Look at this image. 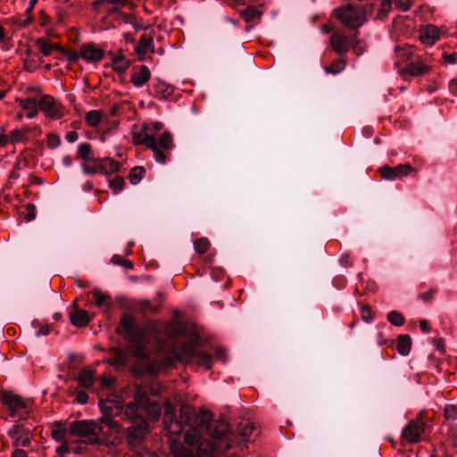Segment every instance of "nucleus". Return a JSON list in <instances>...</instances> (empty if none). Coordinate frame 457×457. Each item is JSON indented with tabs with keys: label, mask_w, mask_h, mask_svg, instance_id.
<instances>
[{
	"label": "nucleus",
	"mask_w": 457,
	"mask_h": 457,
	"mask_svg": "<svg viewBox=\"0 0 457 457\" xmlns=\"http://www.w3.org/2000/svg\"><path fill=\"white\" fill-rule=\"evenodd\" d=\"M196 342L197 338L194 342L181 344L178 349L169 350L161 357V365L163 368H170L178 361L187 363L195 361L206 370H210L212 367V357L203 351H198L195 347Z\"/></svg>",
	"instance_id": "nucleus-1"
},
{
	"label": "nucleus",
	"mask_w": 457,
	"mask_h": 457,
	"mask_svg": "<svg viewBox=\"0 0 457 457\" xmlns=\"http://www.w3.org/2000/svg\"><path fill=\"white\" fill-rule=\"evenodd\" d=\"M124 420L134 424L126 429V439L131 445H137L144 439L148 430L146 416H142L139 410L133 404L124 405Z\"/></svg>",
	"instance_id": "nucleus-2"
},
{
	"label": "nucleus",
	"mask_w": 457,
	"mask_h": 457,
	"mask_svg": "<svg viewBox=\"0 0 457 457\" xmlns=\"http://www.w3.org/2000/svg\"><path fill=\"white\" fill-rule=\"evenodd\" d=\"M126 0H96L93 6L98 12H106V21L111 20L112 24L108 29H116L122 25H131L137 29V19L130 14H125L119 11V8L126 4Z\"/></svg>",
	"instance_id": "nucleus-3"
},
{
	"label": "nucleus",
	"mask_w": 457,
	"mask_h": 457,
	"mask_svg": "<svg viewBox=\"0 0 457 457\" xmlns=\"http://www.w3.org/2000/svg\"><path fill=\"white\" fill-rule=\"evenodd\" d=\"M98 428L101 431L98 435L97 445H104L109 449H113L121 443L122 427L112 417L98 418Z\"/></svg>",
	"instance_id": "nucleus-4"
},
{
	"label": "nucleus",
	"mask_w": 457,
	"mask_h": 457,
	"mask_svg": "<svg viewBox=\"0 0 457 457\" xmlns=\"http://www.w3.org/2000/svg\"><path fill=\"white\" fill-rule=\"evenodd\" d=\"M332 15L351 29H359L366 21L365 9L352 4H346L334 9Z\"/></svg>",
	"instance_id": "nucleus-5"
},
{
	"label": "nucleus",
	"mask_w": 457,
	"mask_h": 457,
	"mask_svg": "<svg viewBox=\"0 0 457 457\" xmlns=\"http://www.w3.org/2000/svg\"><path fill=\"white\" fill-rule=\"evenodd\" d=\"M98 423V419L75 420L70 424L69 432L74 436L86 438L87 444L96 445L98 442L96 432L101 431Z\"/></svg>",
	"instance_id": "nucleus-6"
},
{
	"label": "nucleus",
	"mask_w": 457,
	"mask_h": 457,
	"mask_svg": "<svg viewBox=\"0 0 457 457\" xmlns=\"http://www.w3.org/2000/svg\"><path fill=\"white\" fill-rule=\"evenodd\" d=\"M127 404L135 405L140 411L142 416H146L150 420H157L160 417V406L151 402L146 393L141 389H137L134 395V401Z\"/></svg>",
	"instance_id": "nucleus-7"
},
{
	"label": "nucleus",
	"mask_w": 457,
	"mask_h": 457,
	"mask_svg": "<svg viewBox=\"0 0 457 457\" xmlns=\"http://www.w3.org/2000/svg\"><path fill=\"white\" fill-rule=\"evenodd\" d=\"M200 419L201 429L204 428L210 436L214 439H224L227 436L228 427L226 421L212 420L208 411H201Z\"/></svg>",
	"instance_id": "nucleus-8"
},
{
	"label": "nucleus",
	"mask_w": 457,
	"mask_h": 457,
	"mask_svg": "<svg viewBox=\"0 0 457 457\" xmlns=\"http://www.w3.org/2000/svg\"><path fill=\"white\" fill-rule=\"evenodd\" d=\"M427 429L428 426L424 420L423 411H420L417 417L405 426L402 432V437L410 444H415L422 439Z\"/></svg>",
	"instance_id": "nucleus-9"
},
{
	"label": "nucleus",
	"mask_w": 457,
	"mask_h": 457,
	"mask_svg": "<svg viewBox=\"0 0 457 457\" xmlns=\"http://www.w3.org/2000/svg\"><path fill=\"white\" fill-rule=\"evenodd\" d=\"M4 402L7 405L10 415L12 418L24 420L29 411V402L25 401L21 396L12 394H5Z\"/></svg>",
	"instance_id": "nucleus-10"
},
{
	"label": "nucleus",
	"mask_w": 457,
	"mask_h": 457,
	"mask_svg": "<svg viewBox=\"0 0 457 457\" xmlns=\"http://www.w3.org/2000/svg\"><path fill=\"white\" fill-rule=\"evenodd\" d=\"M133 142L135 145L142 144L151 149L154 153V158L158 163L164 164L166 162L167 156L164 152L157 147L156 138L144 129L140 133L133 135Z\"/></svg>",
	"instance_id": "nucleus-11"
},
{
	"label": "nucleus",
	"mask_w": 457,
	"mask_h": 457,
	"mask_svg": "<svg viewBox=\"0 0 457 457\" xmlns=\"http://www.w3.org/2000/svg\"><path fill=\"white\" fill-rule=\"evenodd\" d=\"M379 172L382 179L386 180H395L411 174H413V176L417 174V170L410 164H399L393 168L385 165L379 169Z\"/></svg>",
	"instance_id": "nucleus-12"
},
{
	"label": "nucleus",
	"mask_w": 457,
	"mask_h": 457,
	"mask_svg": "<svg viewBox=\"0 0 457 457\" xmlns=\"http://www.w3.org/2000/svg\"><path fill=\"white\" fill-rule=\"evenodd\" d=\"M8 436L12 439L14 447L28 446L32 439L30 429L22 424L14 425L9 431Z\"/></svg>",
	"instance_id": "nucleus-13"
},
{
	"label": "nucleus",
	"mask_w": 457,
	"mask_h": 457,
	"mask_svg": "<svg viewBox=\"0 0 457 457\" xmlns=\"http://www.w3.org/2000/svg\"><path fill=\"white\" fill-rule=\"evenodd\" d=\"M356 35L345 33V30H336L330 37L332 48L339 54L348 51L353 45Z\"/></svg>",
	"instance_id": "nucleus-14"
},
{
	"label": "nucleus",
	"mask_w": 457,
	"mask_h": 457,
	"mask_svg": "<svg viewBox=\"0 0 457 457\" xmlns=\"http://www.w3.org/2000/svg\"><path fill=\"white\" fill-rule=\"evenodd\" d=\"M429 71L430 66L425 63L419 56H416L411 62L398 69V72L402 77H421L428 74Z\"/></svg>",
	"instance_id": "nucleus-15"
},
{
	"label": "nucleus",
	"mask_w": 457,
	"mask_h": 457,
	"mask_svg": "<svg viewBox=\"0 0 457 457\" xmlns=\"http://www.w3.org/2000/svg\"><path fill=\"white\" fill-rule=\"evenodd\" d=\"M39 109L48 117L60 118L63 114V108L55 100L47 95L42 96L38 100Z\"/></svg>",
	"instance_id": "nucleus-16"
},
{
	"label": "nucleus",
	"mask_w": 457,
	"mask_h": 457,
	"mask_svg": "<svg viewBox=\"0 0 457 457\" xmlns=\"http://www.w3.org/2000/svg\"><path fill=\"white\" fill-rule=\"evenodd\" d=\"M174 406L167 402L164 403L163 423L169 433L179 436L181 434V426L174 414Z\"/></svg>",
	"instance_id": "nucleus-17"
},
{
	"label": "nucleus",
	"mask_w": 457,
	"mask_h": 457,
	"mask_svg": "<svg viewBox=\"0 0 457 457\" xmlns=\"http://www.w3.org/2000/svg\"><path fill=\"white\" fill-rule=\"evenodd\" d=\"M201 418V412L197 414L195 410L189 405H182L180 408L179 419L178 421L181 426V430L183 429V426H196L201 427L199 424Z\"/></svg>",
	"instance_id": "nucleus-18"
},
{
	"label": "nucleus",
	"mask_w": 457,
	"mask_h": 457,
	"mask_svg": "<svg viewBox=\"0 0 457 457\" xmlns=\"http://www.w3.org/2000/svg\"><path fill=\"white\" fill-rule=\"evenodd\" d=\"M81 58L87 62H99L104 55V50L95 43H87L80 47Z\"/></svg>",
	"instance_id": "nucleus-19"
},
{
	"label": "nucleus",
	"mask_w": 457,
	"mask_h": 457,
	"mask_svg": "<svg viewBox=\"0 0 457 457\" xmlns=\"http://www.w3.org/2000/svg\"><path fill=\"white\" fill-rule=\"evenodd\" d=\"M395 66L399 68L401 67V64H407L408 62H411L415 57L413 56V48L411 46L405 45L404 46H395Z\"/></svg>",
	"instance_id": "nucleus-20"
},
{
	"label": "nucleus",
	"mask_w": 457,
	"mask_h": 457,
	"mask_svg": "<svg viewBox=\"0 0 457 457\" xmlns=\"http://www.w3.org/2000/svg\"><path fill=\"white\" fill-rule=\"evenodd\" d=\"M99 406L103 412L102 417H112L113 419L114 416L121 413V411L124 413V406H121L120 403L117 401H104V399H100Z\"/></svg>",
	"instance_id": "nucleus-21"
},
{
	"label": "nucleus",
	"mask_w": 457,
	"mask_h": 457,
	"mask_svg": "<svg viewBox=\"0 0 457 457\" xmlns=\"http://www.w3.org/2000/svg\"><path fill=\"white\" fill-rule=\"evenodd\" d=\"M27 92L31 95L24 99H19V105L26 111L34 110V108L38 107L37 98L41 96V90L38 87H28Z\"/></svg>",
	"instance_id": "nucleus-22"
},
{
	"label": "nucleus",
	"mask_w": 457,
	"mask_h": 457,
	"mask_svg": "<svg viewBox=\"0 0 457 457\" xmlns=\"http://www.w3.org/2000/svg\"><path fill=\"white\" fill-rule=\"evenodd\" d=\"M151 78V72L145 65H140L138 70H135L131 76L130 81L136 87H143Z\"/></svg>",
	"instance_id": "nucleus-23"
},
{
	"label": "nucleus",
	"mask_w": 457,
	"mask_h": 457,
	"mask_svg": "<svg viewBox=\"0 0 457 457\" xmlns=\"http://www.w3.org/2000/svg\"><path fill=\"white\" fill-rule=\"evenodd\" d=\"M154 94L155 97L160 99L164 98L167 99L170 97L174 92V87L166 83L162 79H155L153 83Z\"/></svg>",
	"instance_id": "nucleus-24"
},
{
	"label": "nucleus",
	"mask_w": 457,
	"mask_h": 457,
	"mask_svg": "<svg viewBox=\"0 0 457 457\" xmlns=\"http://www.w3.org/2000/svg\"><path fill=\"white\" fill-rule=\"evenodd\" d=\"M96 305L104 311H109L112 307V301L110 295L103 293L99 288H94L91 292Z\"/></svg>",
	"instance_id": "nucleus-25"
},
{
	"label": "nucleus",
	"mask_w": 457,
	"mask_h": 457,
	"mask_svg": "<svg viewBox=\"0 0 457 457\" xmlns=\"http://www.w3.org/2000/svg\"><path fill=\"white\" fill-rule=\"evenodd\" d=\"M70 320L71 323L78 328L85 327L90 321L87 312L82 309H77L75 312H70Z\"/></svg>",
	"instance_id": "nucleus-26"
},
{
	"label": "nucleus",
	"mask_w": 457,
	"mask_h": 457,
	"mask_svg": "<svg viewBox=\"0 0 457 457\" xmlns=\"http://www.w3.org/2000/svg\"><path fill=\"white\" fill-rule=\"evenodd\" d=\"M95 376L96 374L93 370L85 368L79 372L77 380L80 386L89 388L94 384Z\"/></svg>",
	"instance_id": "nucleus-27"
},
{
	"label": "nucleus",
	"mask_w": 457,
	"mask_h": 457,
	"mask_svg": "<svg viewBox=\"0 0 457 457\" xmlns=\"http://www.w3.org/2000/svg\"><path fill=\"white\" fill-rule=\"evenodd\" d=\"M255 430L256 427L254 423L249 420L241 421L237 426V433L245 441H249Z\"/></svg>",
	"instance_id": "nucleus-28"
},
{
	"label": "nucleus",
	"mask_w": 457,
	"mask_h": 457,
	"mask_svg": "<svg viewBox=\"0 0 457 457\" xmlns=\"http://www.w3.org/2000/svg\"><path fill=\"white\" fill-rule=\"evenodd\" d=\"M441 36V30H420L419 35L420 41L425 46H432Z\"/></svg>",
	"instance_id": "nucleus-29"
},
{
	"label": "nucleus",
	"mask_w": 457,
	"mask_h": 457,
	"mask_svg": "<svg viewBox=\"0 0 457 457\" xmlns=\"http://www.w3.org/2000/svg\"><path fill=\"white\" fill-rule=\"evenodd\" d=\"M157 147L167 154V152L174 147L173 137L169 131H164L159 139H156ZM168 157V155H166Z\"/></svg>",
	"instance_id": "nucleus-30"
},
{
	"label": "nucleus",
	"mask_w": 457,
	"mask_h": 457,
	"mask_svg": "<svg viewBox=\"0 0 457 457\" xmlns=\"http://www.w3.org/2000/svg\"><path fill=\"white\" fill-rule=\"evenodd\" d=\"M94 157L95 156L92 152V147L89 143L83 142L79 144L76 155L77 159L82 160L83 162H90V160H93Z\"/></svg>",
	"instance_id": "nucleus-31"
},
{
	"label": "nucleus",
	"mask_w": 457,
	"mask_h": 457,
	"mask_svg": "<svg viewBox=\"0 0 457 457\" xmlns=\"http://www.w3.org/2000/svg\"><path fill=\"white\" fill-rule=\"evenodd\" d=\"M111 353L112 356L107 359L110 365L120 367L126 364L127 356L122 350L113 347L111 349Z\"/></svg>",
	"instance_id": "nucleus-32"
},
{
	"label": "nucleus",
	"mask_w": 457,
	"mask_h": 457,
	"mask_svg": "<svg viewBox=\"0 0 457 457\" xmlns=\"http://www.w3.org/2000/svg\"><path fill=\"white\" fill-rule=\"evenodd\" d=\"M411 337L409 335H400L397 337V345H396L397 352L403 356H407L411 352Z\"/></svg>",
	"instance_id": "nucleus-33"
},
{
	"label": "nucleus",
	"mask_w": 457,
	"mask_h": 457,
	"mask_svg": "<svg viewBox=\"0 0 457 457\" xmlns=\"http://www.w3.org/2000/svg\"><path fill=\"white\" fill-rule=\"evenodd\" d=\"M100 166L101 158L94 157L93 160H90V162H82L81 169L85 174L94 175L96 173H101Z\"/></svg>",
	"instance_id": "nucleus-34"
},
{
	"label": "nucleus",
	"mask_w": 457,
	"mask_h": 457,
	"mask_svg": "<svg viewBox=\"0 0 457 457\" xmlns=\"http://www.w3.org/2000/svg\"><path fill=\"white\" fill-rule=\"evenodd\" d=\"M122 329L130 337H133L136 331V323L134 318L128 313H124L120 321Z\"/></svg>",
	"instance_id": "nucleus-35"
},
{
	"label": "nucleus",
	"mask_w": 457,
	"mask_h": 457,
	"mask_svg": "<svg viewBox=\"0 0 457 457\" xmlns=\"http://www.w3.org/2000/svg\"><path fill=\"white\" fill-rule=\"evenodd\" d=\"M101 173L110 174L120 170V163L112 158H101Z\"/></svg>",
	"instance_id": "nucleus-36"
},
{
	"label": "nucleus",
	"mask_w": 457,
	"mask_h": 457,
	"mask_svg": "<svg viewBox=\"0 0 457 457\" xmlns=\"http://www.w3.org/2000/svg\"><path fill=\"white\" fill-rule=\"evenodd\" d=\"M152 48L153 38L145 35H143L135 49L138 55L141 56L142 54H145L148 52H152Z\"/></svg>",
	"instance_id": "nucleus-37"
},
{
	"label": "nucleus",
	"mask_w": 457,
	"mask_h": 457,
	"mask_svg": "<svg viewBox=\"0 0 457 457\" xmlns=\"http://www.w3.org/2000/svg\"><path fill=\"white\" fill-rule=\"evenodd\" d=\"M37 45L40 49L41 53L46 56L50 55L54 49L63 51V48L59 44H52L49 41L43 38L37 39Z\"/></svg>",
	"instance_id": "nucleus-38"
},
{
	"label": "nucleus",
	"mask_w": 457,
	"mask_h": 457,
	"mask_svg": "<svg viewBox=\"0 0 457 457\" xmlns=\"http://www.w3.org/2000/svg\"><path fill=\"white\" fill-rule=\"evenodd\" d=\"M37 0H30L29 6L27 8L26 12L16 19L15 24L19 27H27L29 25H36V23L33 22L32 17L30 14V10L34 7L35 3Z\"/></svg>",
	"instance_id": "nucleus-39"
},
{
	"label": "nucleus",
	"mask_w": 457,
	"mask_h": 457,
	"mask_svg": "<svg viewBox=\"0 0 457 457\" xmlns=\"http://www.w3.org/2000/svg\"><path fill=\"white\" fill-rule=\"evenodd\" d=\"M199 429H201V428L196 426L188 429L185 433L184 442L190 446L195 445L200 441L201 437Z\"/></svg>",
	"instance_id": "nucleus-40"
},
{
	"label": "nucleus",
	"mask_w": 457,
	"mask_h": 457,
	"mask_svg": "<svg viewBox=\"0 0 457 457\" xmlns=\"http://www.w3.org/2000/svg\"><path fill=\"white\" fill-rule=\"evenodd\" d=\"M145 175V170L142 166H136L129 171V181L132 185L138 184Z\"/></svg>",
	"instance_id": "nucleus-41"
},
{
	"label": "nucleus",
	"mask_w": 457,
	"mask_h": 457,
	"mask_svg": "<svg viewBox=\"0 0 457 457\" xmlns=\"http://www.w3.org/2000/svg\"><path fill=\"white\" fill-rule=\"evenodd\" d=\"M112 66L114 71L124 72L129 66V61L123 55H118L112 59Z\"/></svg>",
	"instance_id": "nucleus-42"
},
{
	"label": "nucleus",
	"mask_w": 457,
	"mask_h": 457,
	"mask_svg": "<svg viewBox=\"0 0 457 457\" xmlns=\"http://www.w3.org/2000/svg\"><path fill=\"white\" fill-rule=\"evenodd\" d=\"M102 116L103 115L100 111L92 110V111H89L88 112H87V114L85 116V120L89 126L96 127L99 124V122L102 119Z\"/></svg>",
	"instance_id": "nucleus-43"
},
{
	"label": "nucleus",
	"mask_w": 457,
	"mask_h": 457,
	"mask_svg": "<svg viewBox=\"0 0 457 457\" xmlns=\"http://www.w3.org/2000/svg\"><path fill=\"white\" fill-rule=\"evenodd\" d=\"M345 68V62L343 59L334 60L329 66L325 67L327 73L337 74Z\"/></svg>",
	"instance_id": "nucleus-44"
},
{
	"label": "nucleus",
	"mask_w": 457,
	"mask_h": 457,
	"mask_svg": "<svg viewBox=\"0 0 457 457\" xmlns=\"http://www.w3.org/2000/svg\"><path fill=\"white\" fill-rule=\"evenodd\" d=\"M124 184V179L120 176H116L112 179H109V186L114 195L119 194L123 189Z\"/></svg>",
	"instance_id": "nucleus-45"
},
{
	"label": "nucleus",
	"mask_w": 457,
	"mask_h": 457,
	"mask_svg": "<svg viewBox=\"0 0 457 457\" xmlns=\"http://www.w3.org/2000/svg\"><path fill=\"white\" fill-rule=\"evenodd\" d=\"M212 448L209 444L204 445H200L195 453H193V457H213Z\"/></svg>",
	"instance_id": "nucleus-46"
},
{
	"label": "nucleus",
	"mask_w": 457,
	"mask_h": 457,
	"mask_svg": "<svg viewBox=\"0 0 457 457\" xmlns=\"http://www.w3.org/2000/svg\"><path fill=\"white\" fill-rule=\"evenodd\" d=\"M444 415L446 420L454 421L457 420V405L446 404L444 408Z\"/></svg>",
	"instance_id": "nucleus-47"
},
{
	"label": "nucleus",
	"mask_w": 457,
	"mask_h": 457,
	"mask_svg": "<svg viewBox=\"0 0 457 457\" xmlns=\"http://www.w3.org/2000/svg\"><path fill=\"white\" fill-rule=\"evenodd\" d=\"M210 245L211 244L207 238L201 237L195 241L194 248L198 253H204L208 251Z\"/></svg>",
	"instance_id": "nucleus-48"
},
{
	"label": "nucleus",
	"mask_w": 457,
	"mask_h": 457,
	"mask_svg": "<svg viewBox=\"0 0 457 457\" xmlns=\"http://www.w3.org/2000/svg\"><path fill=\"white\" fill-rule=\"evenodd\" d=\"M387 320L395 326H403L404 324L403 316L396 311H392L387 313Z\"/></svg>",
	"instance_id": "nucleus-49"
},
{
	"label": "nucleus",
	"mask_w": 457,
	"mask_h": 457,
	"mask_svg": "<svg viewBox=\"0 0 457 457\" xmlns=\"http://www.w3.org/2000/svg\"><path fill=\"white\" fill-rule=\"evenodd\" d=\"M173 453L177 457H193L194 452L181 445L172 446Z\"/></svg>",
	"instance_id": "nucleus-50"
},
{
	"label": "nucleus",
	"mask_w": 457,
	"mask_h": 457,
	"mask_svg": "<svg viewBox=\"0 0 457 457\" xmlns=\"http://www.w3.org/2000/svg\"><path fill=\"white\" fill-rule=\"evenodd\" d=\"M241 15L246 22H250L259 16L260 13L254 8L247 7L242 12Z\"/></svg>",
	"instance_id": "nucleus-51"
},
{
	"label": "nucleus",
	"mask_w": 457,
	"mask_h": 457,
	"mask_svg": "<svg viewBox=\"0 0 457 457\" xmlns=\"http://www.w3.org/2000/svg\"><path fill=\"white\" fill-rule=\"evenodd\" d=\"M111 261L114 264L121 265L129 270H131L133 268V263L130 261L123 260L122 257L118 254L113 255Z\"/></svg>",
	"instance_id": "nucleus-52"
},
{
	"label": "nucleus",
	"mask_w": 457,
	"mask_h": 457,
	"mask_svg": "<svg viewBox=\"0 0 457 457\" xmlns=\"http://www.w3.org/2000/svg\"><path fill=\"white\" fill-rule=\"evenodd\" d=\"M390 8H391V0H383V2L381 4L380 10L378 13V17L379 19H383L387 14V12L390 11Z\"/></svg>",
	"instance_id": "nucleus-53"
},
{
	"label": "nucleus",
	"mask_w": 457,
	"mask_h": 457,
	"mask_svg": "<svg viewBox=\"0 0 457 457\" xmlns=\"http://www.w3.org/2000/svg\"><path fill=\"white\" fill-rule=\"evenodd\" d=\"M52 434V437L55 440V441H62L64 439V436H65V434H66V430L65 428L60 427V428H54L51 432Z\"/></svg>",
	"instance_id": "nucleus-54"
},
{
	"label": "nucleus",
	"mask_w": 457,
	"mask_h": 457,
	"mask_svg": "<svg viewBox=\"0 0 457 457\" xmlns=\"http://www.w3.org/2000/svg\"><path fill=\"white\" fill-rule=\"evenodd\" d=\"M61 52L65 54V56L67 57L68 61L71 62H76L81 57L80 53H78L75 50L65 51L63 49V51H61Z\"/></svg>",
	"instance_id": "nucleus-55"
},
{
	"label": "nucleus",
	"mask_w": 457,
	"mask_h": 457,
	"mask_svg": "<svg viewBox=\"0 0 457 457\" xmlns=\"http://www.w3.org/2000/svg\"><path fill=\"white\" fill-rule=\"evenodd\" d=\"M24 137L25 134L20 129H12L10 133L9 138H11L12 142L15 144L21 142Z\"/></svg>",
	"instance_id": "nucleus-56"
},
{
	"label": "nucleus",
	"mask_w": 457,
	"mask_h": 457,
	"mask_svg": "<svg viewBox=\"0 0 457 457\" xmlns=\"http://www.w3.org/2000/svg\"><path fill=\"white\" fill-rule=\"evenodd\" d=\"M27 213L25 215L27 221H31L36 218L37 212H36V206L32 204H29L26 206Z\"/></svg>",
	"instance_id": "nucleus-57"
},
{
	"label": "nucleus",
	"mask_w": 457,
	"mask_h": 457,
	"mask_svg": "<svg viewBox=\"0 0 457 457\" xmlns=\"http://www.w3.org/2000/svg\"><path fill=\"white\" fill-rule=\"evenodd\" d=\"M395 7L400 9L401 11H407L410 9L411 5V0H393Z\"/></svg>",
	"instance_id": "nucleus-58"
},
{
	"label": "nucleus",
	"mask_w": 457,
	"mask_h": 457,
	"mask_svg": "<svg viewBox=\"0 0 457 457\" xmlns=\"http://www.w3.org/2000/svg\"><path fill=\"white\" fill-rule=\"evenodd\" d=\"M0 42L2 43V48L8 50L11 47L10 37L5 30H0Z\"/></svg>",
	"instance_id": "nucleus-59"
},
{
	"label": "nucleus",
	"mask_w": 457,
	"mask_h": 457,
	"mask_svg": "<svg viewBox=\"0 0 457 457\" xmlns=\"http://www.w3.org/2000/svg\"><path fill=\"white\" fill-rule=\"evenodd\" d=\"M61 144V140L58 136L51 134L47 137V145L51 149H54Z\"/></svg>",
	"instance_id": "nucleus-60"
},
{
	"label": "nucleus",
	"mask_w": 457,
	"mask_h": 457,
	"mask_svg": "<svg viewBox=\"0 0 457 457\" xmlns=\"http://www.w3.org/2000/svg\"><path fill=\"white\" fill-rule=\"evenodd\" d=\"M361 318L365 322H370L372 320L371 310L369 306H362L361 309Z\"/></svg>",
	"instance_id": "nucleus-61"
},
{
	"label": "nucleus",
	"mask_w": 457,
	"mask_h": 457,
	"mask_svg": "<svg viewBox=\"0 0 457 457\" xmlns=\"http://www.w3.org/2000/svg\"><path fill=\"white\" fill-rule=\"evenodd\" d=\"M163 128V124L160 121H155L151 123L148 126H145L144 129L145 131L149 130L150 132H158Z\"/></svg>",
	"instance_id": "nucleus-62"
},
{
	"label": "nucleus",
	"mask_w": 457,
	"mask_h": 457,
	"mask_svg": "<svg viewBox=\"0 0 457 457\" xmlns=\"http://www.w3.org/2000/svg\"><path fill=\"white\" fill-rule=\"evenodd\" d=\"M75 399L79 403L85 404L88 401V395L85 391L80 390L76 393Z\"/></svg>",
	"instance_id": "nucleus-63"
},
{
	"label": "nucleus",
	"mask_w": 457,
	"mask_h": 457,
	"mask_svg": "<svg viewBox=\"0 0 457 457\" xmlns=\"http://www.w3.org/2000/svg\"><path fill=\"white\" fill-rule=\"evenodd\" d=\"M32 21L34 23H36V25H33L34 27H37V26L43 27V26H46L48 23V18L43 12H40L39 18L37 20H35L32 18Z\"/></svg>",
	"instance_id": "nucleus-64"
}]
</instances>
